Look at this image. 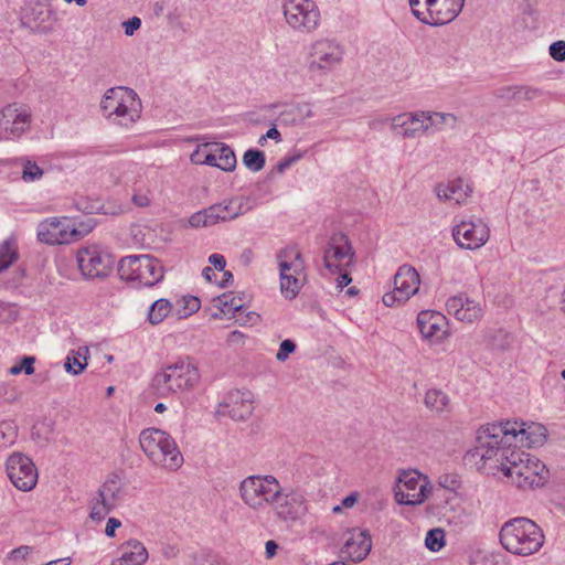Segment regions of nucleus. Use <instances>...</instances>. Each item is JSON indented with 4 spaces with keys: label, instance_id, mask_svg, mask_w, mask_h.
Segmentation results:
<instances>
[{
    "label": "nucleus",
    "instance_id": "8fccbe9b",
    "mask_svg": "<svg viewBox=\"0 0 565 565\" xmlns=\"http://www.w3.org/2000/svg\"><path fill=\"white\" fill-rule=\"evenodd\" d=\"M296 343L292 340L286 339L281 341L279 345V350L276 354V360L279 362H285L291 353L296 351Z\"/></svg>",
    "mask_w": 565,
    "mask_h": 565
},
{
    "label": "nucleus",
    "instance_id": "412c9836",
    "mask_svg": "<svg viewBox=\"0 0 565 565\" xmlns=\"http://www.w3.org/2000/svg\"><path fill=\"white\" fill-rule=\"evenodd\" d=\"M371 547L372 541L369 532L353 529L349 532V537L341 548V555L352 562H361L367 556Z\"/></svg>",
    "mask_w": 565,
    "mask_h": 565
},
{
    "label": "nucleus",
    "instance_id": "b1692460",
    "mask_svg": "<svg viewBox=\"0 0 565 565\" xmlns=\"http://www.w3.org/2000/svg\"><path fill=\"white\" fill-rule=\"evenodd\" d=\"M137 281L151 287L163 278V267L161 263L150 255H138Z\"/></svg>",
    "mask_w": 565,
    "mask_h": 565
},
{
    "label": "nucleus",
    "instance_id": "37998d69",
    "mask_svg": "<svg viewBox=\"0 0 565 565\" xmlns=\"http://www.w3.org/2000/svg\"><path fill=\"white\" fill-rule=\"evenodd\" d=\"M177 305L181 306V309L175 310L178 318L181 319L199 311L201 301L198 297L185 296L181 300H178Z\"/></svg>",
    "mask_w": 565,
    "mask_h": 565
},
{
    "label": "nucleus",
    "instance_id": "f257e3e1",
    "mask_svg": "<svg viewBox=\"0 0 565 565\" xmlns=\"http://www.w3.org/2000/svg\"><path fill=\"white\" fill-rule=\"evenodd\" d=\"M515 430L507 423L488 424L477 431L476 445L466 452L467 463L500 470L519 488L543 486L548 470L537 458L512 448Z\"/></svg>",
    "mask_w": 565,
    "mask_h": 565
},
{
    "label": "nucleus",
    "instance_id": "6e6552de",
    "mask_svg": "<svg viewBox=\"0 0 565 565\" xmlns=\"http://www.w3.org/2000/svg\"><path fill=\"white\" fill-rule=\"evenodd\" d=\"M90 228L79 230L67 217H50L41 222L38 226V238L41 243L49 245L70 244L78 241Z\"/></svg>",
    "mask_w": 565,
    "mask_h": 565
},
{
    "label": "nucleus",
    "instance_id": "7ed1b4c3",
    "mask_svg": "<svg viewBox=\"0 0 565 565\" xmlns=\"http://www.w3.org/2000/svg\"><path fill=\"white\" fill-rule=\"evenodd\" d=\"M200 381L198 366L189 359H179L157 372L151 386L159 396L193 390Z\"/></svg>",
    "mask_w": 565,
    "mask_h": 565
},
{
    "label": "nucleus",
    "instance_id": "c85d7f7f",
    "mask_svg": "<svg viewBox=\"0 0 565 565\" xmlns=\"http://www.w3.org/2000/svg\"><path fill=\"white\" fill-rule=\"evenodd\" d=\"M471 192V186L461 178L451 180L446 185L439 184L436 188V194L440 200L454 201L455 204L465 202Z\"/></svg>",
    "mask_w": 565,
    "mask_h": 565
},
{
    "label": "nucleus",
    "instance_id": "39448f33",
    "mask_svg": "<svg viewBox=\"0 0 565 565\" xmlns=\"http://www.w3.org/2000/svg\"><path fill=\"white\" fill-rule=\"evenodd\" d=\"M139 444L145 455L156 465L177 470L183 457L174 439L159 428H146L140 433Z\"/></svg>",
    "mask_w": 565,
    "mask_h": 565
},
{
    "label": "nucleus",
    "instance_id": "c03bdc74",
    "mask_svg": "<svg viewBox=\"0 0 565 565\" xmlns=\"http://www.w3.org/2000/svg\"><path fill=\"white\" fill-rule=\"evenodd\" d=\"M426 547L431 552H438L445 545V532L441 529H431L425 539Z\"/></svg>",
    "mask_w": 565,
    "mask_h": 565
},
{
    "label": "nucleus",
    "instance_id": "5fc2aeb1",
    "mask_svg": "<svg viewBox=\"0 0 565 565\" xmlns=\"http://www.w3.org/2000/svg\"><path fill=\"white\" fill-rule=\"evenodd\" d=\"M409 6L412 9L413 14L423 23L426 24L427 22V15L428 12L424 10L425 6L422 3L420 0H409Z\"/></svg>",
    "mask_w": 565,
    "mask_h": 565
},
{
    "label": "nucleus",
    "instance_id": "2f4dec72",
    "mask_svg": "<svg viewBox=\"0 0 565 565\" xmlns=\"http://www.w3.org/2000/svg\"><path fill=\"white\" fill-rule=\"evenodd\" d=\"M218 211H221L220 206L213 204L192 214L189 218V223L192 227H207L215 225L216 223L222 222V216Z\"/></svg>",
    "mask_w": 565,
    "mask_h": 565
},
{
    "label": "nucleus",
    "instance_id": "ddd939ff",
    "mask_svg": "<svg viewBox=\"0 0 565 565\" xmlns=\"http://www.w3.org/2000/svg\"><path fill=\"white\" fill-rule=\"evenodd\" d=\"M31 125V111L25 105L10 104L0 113V128L3 130L2 139L20 138L29 130Z\"/></svg>",
    "mask_w": 565,
    "mask_h": 565
},
{
    "label": "nucleus",
    "instance_id": "a878e982",
    "mask_svg": "<svg viewBox=\"0 0 565 565\" xmlns=\"http://www.w3.org/2000/svg\"><path fill=\"white\" fill-rule=\"evenodd\" d=\"M121 556L114 558L110 565H143L148 559V551L145 545L135 539L120 545Z\"/></svg>",
    "mask_w": 565,
    "mask_h": 565
},
{
    "label": "nucleus",
    "instance_id": "58836bf2",
    "mask_svg": "<svg viewBox=\"0 0 565 565\" xmlns=\"http://www.w3.org/2000/svg\"><path fill=\"white\" fill-rule=\"evenodd\" d=\"M138 255L126 256L118 264V275L122 280H137Z\"/></svg>",
    "mask_w": 565,
    "mask_h": 565
},
{
    "label": "nucleus",
    "instance_id": "ea45409f",
    "mask_svg": "<svg viewBox=\"0 0 565 565\" xmlns=\"http://www.w3.org/2000/svg\"><path fill=\"white\" fill-rule=\"evenodd\" d=\"M216 205L220 206L222 222L232 221L243 214V203L238 199L225 200Z\"/></svg>",
    "mask_w": 565,
    "mask_h": 565
},
{
    "label": "nucleus",
    "instance_id": "aec40b11",
    "mask_svg": "<svg viewBox=\"0 0 565 565\" xmlns=\"http://www.w3.org/2000/svg\"><path fill=\"white\" fill-rule=\"evenodd\" d=\"M417 327L423 338L430 341H440L447 334V319L438 311H420L417 316Z\"/></svg>",
    "mask_w": 565,
    "mask_h": 565
},
{
    "label": "nucleus",
    "instance_id": "a19ab883",
    "mask_svg": "<svg viewBox=\"0 0 565 565\" xmlns=\"http://www.w3.org/2000/svg\"><path fill=\"white\" fill-rule=\"evenodd\" d=\"M217 168L223 171H233L236 168V156L232 148L225 143L217 145Z\"/></svg>",
    "mask_w": 565,
    "mask_h": 565
},
{
    "label": "nucleus",
    "instance_id": "e433bc0d",
    "mask_svg": "<svg viewBox=\"0 0 565 565\" xmlns=\"http://www.w3.org/2000/svg\"><path fill=\"white\" fill-rule=\"evenodd\" d=\"M18 259V250L15 241L6 239L0 245V273L8 269Z\"/></svg>",
    "mask_w": 565,
    "mask_h": 565
},
{
    "label": "nucleus",
    "instance_id": "a211bd4d",
    "mask_svg": "<svg viewBox=\"0 0 565 565\" xmlns=\"http://www.w3.org/2000/svg\"><path fill=\"white\" fill-rule=\"evenodd\" d=\"M399 486L395 492V499L399 504L417 505L427 497L428 482L422 480L416 472H405L399 478Z\"/></svg>",
    "mask_w": 565,
    "mask_h": 565
},
{
    "label": "nucleus",
    "instance_id": "864d4df0",
    "mask_svg": "<svg viewBox=\"0 0 565 565\" xmlns=\"http://www.w3.org/2000/svg\"><path fill=\"white\" fill-rule=\"evenodd\" d=\"M550 55L557 62L565 61V41H556L550 45Z\"/></svg>",
    "mask_w": 565,
    "mask_h": 565
},
{
    "label": "nucleus",
    "instance_id": "9d476101",
    "mask_svg": "<svg viewBox=\"0 0 565 565\" xmlns=\"http://www.w3.org/2000/svg\"><path fill=\"white\" fill-rule=\"evenodd\" d=\"M354 250L348 236L342 232L333 233L323 250V266L330 274H337L342 267L353 263Z\"/></svg>",
    "mask_w": 565,
    "mask_h": 565
},
{
    "label": "nucleus",
    "instance_id": "6e6d98bb",
    "mask_svg": "<svg viewBox=\"0 0 565 565\" xmlns=\"http://www.w3.org/2000/svg\"><path fill=\"white\" fill-rule=\"evenodd\" d=\"M141 26V20L138 17H132L122 22V28L127 36H132L134 33Z\"/></svg>",
    "mask_w": 565,
    "mask_h": 565
},
{
    "label": "nucleus",
    "instance_id": "4d7b16f0",
    "mask_svg": "<svg viewBox=\"0 0 565 565\" xmlns=\"http://www.w3.org/2000/svg\"><path fill=\"white\" fill-rule=\"evenodd\" d=\"M30 553H31V547L28 545H22V546H19L17 548L12 550L8 554V558L11 561H20V559H24Z\"/></svg>",
    "mask_w": 565,
    "mask_h": 565
},
{
    "label": "nucleus",
    "instance_id": "79ce46f5",
    "mask_svg": "<svg viewBox=\"0 0 565 565\" xmlns=\"http://www.w3.org/2000/svg\"><path fill=\"white\" fill-rule=\"evenodd\" d=\"M84 351H85V354L88 353L87 348H85ZM86 366H87L86 355H83L79 351L76 353L74 351H72L67 355L65 363H64L65 371L67 373H72L73 375H78L79 373H82L85 370Z\"/></svg>",
    "mask_w": 565,
    "mask_h": 565
},
{
    "label": "nucleus",
    "instance_id": "6ab92c4d",
    "mask_svg": "<svg viewBox=\"0 0 565 565\" xmlns=\"http://www.w3.org/2000/svg\"><path fill=\"white\" fill-rule=\"evenodd\" d=\"M446 309L450 316L467 323L478 321L483 316L481 303L470 299L466 294H458L448 298Z\"/></svg>",
    "mask_w": 565,
    "mask_h": 565
},
{
    "label": "nucleus",
    "instance_id": "f3484780",
    "mask_svg": "<svg viewBox=\"0 0 565 565\" xmlns=\"http://www.w3.org/2000/svg\"><path fill=\"white\" fill-rule=\"evenodd\" d=\"M120 489V482L117 477H111L103 483L92 501L89 513L92 520L102 521L116 508Z\"/></svg>",
    "mask_w": 565,
    "mask_h": 565
},
{
    "label": "nucleus",
    "instance_id": "13d9d810",
    "mask_svg": "<svg viewBox=\"0 0 565 565\" xmlns=\"http://www.w3.org/2000/svg\"><path fill=\"white\" fill-rule=\"evenodd\" d=\"M0 397L6 402H13L17 399V392L8 383H0Z\"/></svg>",
    "mask_w": 565,
    "mask_h": 565
},
{
    "label": "nucleus",
    "instance_id": "4c0bfd02",
    "mask_svg": "<svg viewBox=\"0 0 565 565\" xmlns=\"http://www.w3.org/2000/svg\"><path fill=\"white\" fill-rule=\"evenodd\" d=\"M242 161L252 172H259L266 164V157L259 149H248L244 152Z\"/></svg>",
    "mask_w": 565,
    "mask_h": 565
},
{
    "label": "nucleus",
    "instance_id": "603ef678",
    "mask_svg": "<svg viewBox=\"0 0 565 565\" xmlns=\"http://www.w3.org/2000/svg\"><path fill=\"white\" fill-rule=\"evenodd\" d=\"M495 98L501 100H516V86H502L493 92Z\"/></svg>",
    "mask_w": 565,
    "mask_h": 565
},
{
    "label": "nucleus",
    "instance_id": "774afa93",
    "mask_svg": "<svg viewBox=\"0 0 565 565\" xmlns=\"http://www.w3.org/2000/svg\"><path fill=\"white\" fill-rule=\"evenodd\" d=\"M265 138L273 139L276 142H280L282 140L280 131L276 128L274 125L270 127L267 132L265 134Z\"/></svg>",
    "mask_w": 565,
    "mask_h": 565
},
{
    "label": "nucleus",
    "instance_id": "bf43d9fd",
    "mask_svg": "<svg viewBox=\"0 0 565 565\" xmlns=\"http://www.w3.org/2000/svg\"><path fill=\"white\" fill-rule=\"evenodd\" d=\"M382 300L386 307H393L395 305L404 303L407 301V300L399 299L398 291L395 288L392 292L384 294Z\"/></svg>",
    "mask_w": 565,
    "mask_h": 565
},
{
    "label": "nucleus",
    "instance_id": "338daca9",
    "mask_svg": "<svg viewBox=\"0 0 565 565\" xmlns=\"http://www.w3.org/2000/svg\"><path fill=\"white\" fill-rule=\"evenodd\" d=\"M352 281V278L349 273H341L337 278V287L342 290L345 286H348Z\"/></svg>",
    "mask_w": 565,
    "mask_h": 565
},
{
    "label": "nucleus",
    "instance_id": "c9c22d12",
    "mask_svg": "<svg viewBox=\"0 0 565 565\" xmlns=\"http://www.w3.org/2000/svg\"><path fill=\"white\" fill-rule=\"evenodd\" d=\"M424 402L427 408L439 413L446 409L449 398L441 390L431 388L426 392Z\"/></svg>",
    "mask_w": 565,
    "mask_h": 565
},
{
    "label": "nucleus",
    "instance_id": "f03ea898",
    "mask_svg": "<svg viewBox=\"0 0 565 565\" xmlns=\"http://www.w3.org/2000/svg\"><path fill=\"white\" fill-rule=\"evenodd\" d=\"M499 539L505 551L518 556H530L537 553L545 542L543 530L534 521L524 516L504 522Z\"/></svg>",
    "mask_w": 565,
    "mask_h": 565
},
{
    "label": "nucleus",
    "instance_id": "9b49d317",
    "mask_svg": "<svg viewBox=\"0 0 565 565\" xmlns=\"http://www.w3.org/2000/svg\"><path fill=\"white\" fill-rule=\"evenodd\" d=\"M6 471L12 484L21 491L32 490L38 482V469L30 457L13 452L6 461Z\"/></svg>",
    "mask_w": 565,
    "mask_h": 565
},
{
    "label": "nucleus",
    "instance_id": "1a4fd4ad",
    "mask_svg": "<svg viewBox=\"0 0 565 565\" xmlns=\"http://www.w3.org/2000/svg\"><path fill=\"white\" fill-rule=\"evenodd\" d=\"M343 54V47L334 40H317L310 47L308 68L311 73L327 74L341 63Z\"/></svg>",
    "mask_w": 565,
    "mask_h": 565
},
{
    "label": "nucleus",
    "instance_id": "052dcab7",
    "mask_svg": "<svg viewBox=\"0 0 565 565\" xmlns=\"http://www.w3.org/2000/svg\"><path fill=\"white\" fill-rule=\"evenodd\" d=\"M459 481L456 475H445L439 478V484L445 489H455Z\"/></svg>",
    "mask_w": 565,
    "mask_h": 565
},
{
    "label": "nucleus",
    "instance_id": "0eeeda50",
    "mask_svg": "<svg viewBox=\"0 0 565 565\" xmlns=\"http://www.w3.org/2000/svg\"><path fill=\"white\" fill-rule=\"evenodd\" d=\"M282 13L286 23L301 34H311L320 25V10L313 0H284Z\"/></svg>",
    "mask_w": 565,
    "mask_h": 565
},
{
    "label": "nucleus",
    "instance_id": "5701e85b",
    "mask_svg": "<svg viewBox=\"0 0 565 565\" xmlns=\"http://www.w3.org/2000/svg\"><path fill=\"white\" fill-rule=\"evenodd\" d=\"M50 7L39 0H25L21 9V21L29 28H40L52 20Z\"/></svg>",
    "mask_w": 565,
    "mask_h": 565
},
{
    "label": "nucleus",
    "instance_id": "cd10ccee",
    "mask_svg": "<svg viewBox=\"0 0 565 565\" xmlns=\"http://www.w3.org/2000/svg\"><path fill=\"white\" fill-rule=\"evenodd\" d=\"M510 425L515 430V440L513 441V445L516 443H520L521 446H526L529 448L541 446L544 444L546 439L545 431L546 429L541 425L535 426H529L527 428L524 427V423L519 425L516 422L511 423Z\"/></svg>",
    "mask_w": 565,
    "mask_h": 565
},
{
    "label": "nucleus",
    "instance_id": "4be33fe9",
    "mask_svg": "<svg viewBox=\"0 0 565 565\" xmlns=\"http://www.w3.org/2000/svg\"><path fill=\"white\" fill-rule=\"evenodd\" d=\"M420 285L419 275L409 265H403L394 276V288L398 291L401 300H408L417 294Z\"/></svg>",
    "mask_w": 565,
    "mask_h": 565
},
{
    "label": "nucleus",
    "instance_id": "09e8293b",
    "mask_svg": "<svg viewBox=\"0 0 565 565\" xmlns=\"http://www.w3.org/2000/svg\"><path fill=\"white\" fill-rule=\"evenodd\" d=\"M542 95V92L537 88L529 86H516V100H533Z\"/></svg>",
    "mask_w": 565,
    "mask_h": 565
},
{
    "label": "nucleus",
    "instance_id": "423d86ee",
    "mask_svg": "<svg viewBox=\"0 0 565 565\" xmlns=\"http://www.w3.org/2000/svg\"><path fill=\"white\" fill-rule=\"evenodd\" d=\"M280 483L271 475L248 476L239 484V494L246 505L255 511L271 507Z\"/></svg>",
    "mask_w": 565,
    "mask_h": 565
},
{
    "label": "nucleus",
    "instance_id": "680f3d73",
    "mask_svg": "<svg viewBox=\"0 0 565 565\" xmlns=\"http://www.w3.org/2000/svg\"><path fill=\"white\" fill-rule=\"evenodd\" d=\"M209 263L214 266L216 270L224 271L226 266L225 257L221 254H212L209 257Z\"/></svg>",
    "mask_w": 565,
    "mask_h": 565
},
{
    "label": "nucleus",
    "instance_id": "20e7f679",
    "mask_svg": "<svg viewBox=\"0 0 565 565\" xmlns=\"http://www.w3.org/2000/svg\"><path fill=\"white\" fill-rule=\"evenodd\" d=\"M100 109L107 119L129 127L140 118L141 102L134 89L113 87L103 96Z\"/></svg>",
    "mask_w": 565,
    "mask_h": 565
},
{
    "label": "nucleus",
    "instance_id": "de8ad7c7",
    "mask_svg": "<svg viewBox=\"0 0 565 565\" xmlns=\"http://www.w3.org/2000/svg\"><path fill=\"white\" fill-rule=\"evenodd\" d=\"M428 116H430L433 121V127H437L439 125H448L450 124L451 127L456 126L457 118L452 114H445V113H435V111H427Z\"/></svg>",
    "mask_w": 565,
    "mask_h": 565
},
{
    "label": "nucleus",
    "instance_id": "f704fd0d",
    "mask_svg": "<svg viewBox=\"0 0 565 565\" xmlns=\"http://www.w3.org/2000/svg\"><path fill=\"white\" fill-rule=\"evenodd\" d=\"M213 303L222 315L234 313L243 308L242 298L232 296L231 294H223L214 298Z\"/></svg>",
    "mask_w": 565,
    "mask_h": 565
},
{
    "label": "nucleus",
    "instance_id": "c756f323",
    "mask_svg": "<svg viewBox=\"0 0 565 565\" xmlns=\"http://www.w3.org/2000/svg\"><path fill=\"white\" fill-rule=\"evenodd\" d=\"M280 290L286 299H294L303 285L305 274H295L287 263H280Z\"/></svg>",
    "mask_w": 565,
    "mask_h": 565
},
{
    "label": "nucleus",
    "instance_id": "2eb2a0df",
    "mask_svg": "<svg viewBox=\"0 0 565 565\" xmlns=\"http://www.w3.org/2000/svg\"><path fill=\"white\" fill-rule=\"evenodd\" d=\"M452 237L460 248L478 249L488 242L490 230L480 218L462 221L452 228Z\"/></svg>",
    "mask_w": 565,
    "mask_h": 565
},
{
    "label": "nucleus",
    "instance_id": "72a5a7b5",
    "mask_svg": "<svg viewBox=\"0 0 565 565\" xmlns=\"http://www.w3.org/2000/svg\"><path fill=\"white\" fill-rule=\"evenodd\" d=\"M172 310V303L166 298H160L150 306L148 310V321L153 326L159 324Z\"/></svg>",
    "mask_w": 565,
    "mask_h": 565
},
{
    "label": "nucleus",
    "instance_id": "bb28decb",
    "mask_svg": "<svg viewBox=\"0 0 565 565\" xmlns=\"http://www.w3.org/2000/svg\"><path fill=\"white\" fill-rule=\"evenodd\" d=\"M225 407L228 408L227 414L231 418L234 420H245L254 411L253 395L250 392L241 391L231 393Z\"/></svg>",
    "mask_w": 565,
    "mask_h": 565
},
{
    "label": "nucleus",
    "instance_id": "a18cd8bd",
    "mask_svg": "<svg viewBox=\"0 0 565 565\" xmlns=\"http://www.w3.org/2000/svg\"><path fill=\"white\" fill-rule=\"evenodd\" d=\"M43 169H41L34 161L24 160L22 170V180L25 182H34L42 178Z\"/></svg>",
    "mask_w": 565,
    "mask_h": 565
},
{
    "label": "nucleus",
    "instance_id": "e2e57ef3",
    "mask_svg": "<svg viewBox=\"0 0 565 565\" xmlns=\"http://www.w3.org/2000/svg\"><path fill=\"white\" fill-rule=\"evenodd\" d=\"M121 526V522L118 519L109 518L105 527V534L108 537H114L116 530Z\"/></svg>",
    "mask_w": 565,
    "mask_h": 565
},
{
    "label": "nucleus",
    "instance_id": "0e129e2a",
    "mask_svg": "<svg viewBox=\"0 0 565 565\" xmlns=\"http://www.w3.org/2000/svg\"><path fill=\"white\" fill-rule=\"evenodd\" d=\"M132 202L137 205V206H140V207H145V206H148L149 203H150V200L148 198L147 194H142V193H135L132 195Z\"/></svg>",
    "mask_w": 565,
    "mask_h": 565
},
{
    "label": "nucleus",
    "instance_id": "473e14b6",
    "mask_svg": "<svg viewBox=\"0 0 565 565\" xmlns=\"http://www.w3.org/2000/svg\"><path fill=\"white\" fill-rule=\"evenodd\" d=\"M278 264L287 263L295 274H305V260L300 250L295 247H287L277 255Z\"/></svg>",
    "mask_w": 565,
    "mask_h": 565
},
{
    "label": "nucleus",
    "instance_id": "4468645a",
    "mask_svg": "<svg viewBox=\"0 0 565 565\" xmlns=\"http://www.w3.org/2000/svg\"><path fill=\"white\" fill-rule=\"evenodd\" d=\"M76 258L78 268L87 278L107 277L114 265L111 256L103 254L96 246L79 248Z\"/></svg>",
    "mask_w": 565,
    "mask_h": 565
},
{
    "label": "nucleus",
    "instance_id": "7c9ffc66",
    "mask_svg": "<svg viewBox=\"0 0 565 565\" xmlns=\"http://www.w3.org/2000/svg\"><path fill=\"white\" fill-rule=\"evenodd\" d=\"M311 117H313L311 105L309 103H299L281 111L279 120L287 126H298Z\"/></svg>",
    "mask_w": 565,
    "mask_h": 565
},
{
    "label": "nucleus",
    "instance_id": "49530a36",
    "mask_svg": "<svg viewBox=\"0 0 565 565\" xmlns=\"http://www.w3.org/2000/svg\"><path fill=\"white\" fill-rule=\"evenodd\" d=\"M34 363H35L34 356L25 355L21 359L20 364H15L10 367L9 373L12 375H18L21 372H24L26 375H31L34 372Z\"/></svg>",
    "mask_w": 565,
    "mask_h": 565
},
{
    "label": "nucleus",
    "instance_id": "69168bd1",
    "mask_svg": "<svg viewBox=\"0 0 565 565\" xmlns=\"http://www.w3.org/2000/svg\"><path fill=\"white\" fill-rule=\"evenodd\" d=\"M358 499H359V494L356 492H352L342 499L341 505H342V508H345V509L352 508L358 502Z\"/></svg>",
    "mask_w": 565,
    "mask_h": 565
},
{
    "label": "nucleus",
    "instance_id": "393cba45",
    "mask_svg": "<svg viewBox=\"0 0 565 565\" xmlns=\"http://www.w3.org/2000/svg\"><path fill=\"white\" fill-rule=\"evenodd\" d=\"M465 0H439V6L426 14L428 25H444L455 20L463 8Z\"/></svg>",
    "mask_w": 565,
    "mask_h": 565
},
{
    "label": "nucleus",
    "instance_id": "dca6fc26",
    "mask_svg": "<svg viewBox=\"0 0 565 565\" xmlns=\"http://www.w3.org/2000/svg\"><path fill=\"white\" fill-rule=\"evenodd\" d=\"M391 128L403 138L414 139L427 135L433 128V121L428 113L413 111L394 116Z\"/></svg>",
    "mask_w": 565,
    "mask_h": 565
},
{
    "label": "nucleus",
    "instance_id": "3c124183",
    "mask_svg": "<svg viewBox=\"0 0 565 565\" xmlns=\"http://www.w3.org/2000/svg\"><path fill=\"white\" fill-rule=\"evenodd\" d=\"M302 157H303V153L299 150L296 151L291 156H286L285 158L279 160L278 163L276 164L277 172H279V173L285 172L288 168H290L292 164L298 162Z\"/></svg>",
    "mask_w": 565,
    "mask_h": 565
},
{
    "label": "nucleus",
    "instance_id": "f8f14e48",
    "mask_svg": "<svg viewBox=\"0 0 565 565\" xmlns=\"http://www.w3.org/2000/svg\"><path fill=\"white\" fill-rule=\"evenodd\" d=\"M270 508L275 515L285 522L297 521L307 512L303 493L296 489H284L281 486Z\"/></svg>",
    "mask_w": 565,
    "mask_h": 565
}]
</instances>
